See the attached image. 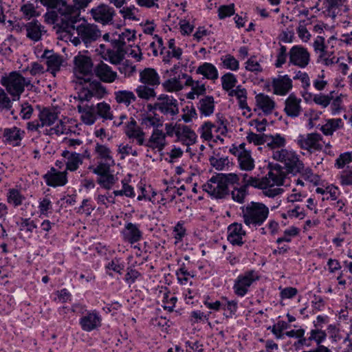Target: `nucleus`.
<instances>
[{
	"label": "nucleus",
	"mask_w": 352,
	"mask_h": 352,
	"mask_svg": "<svg viewBox=\"0 0 352 352\" xmlns=\"http://www.w3.org/2000/svg\"><path fill=\"white\" fill-rule=\"evenodd\" d=\"M74 71L76 76L82 85V89L78 92L80 101H89L93 97L102 98L107 93L106 89L96 80H91L89 75L93 70V63L90 57L78 54L74 59Z\"/></svg>",
	"instance_id": "1"
},
{
	"label": "nucleus",
	"mask_w": 352,
	"mask_h": 352,
	"mask_svg": "<svg viewBox=\"0 0 352 352\" xmlns=\"http://www.w3.org/2000/svg\"><path fill=\"white\" fill-rule=\"evenodd\" d=\"M69 12L76 13L77 17L66 21L69 25V28L67 30H63L59 25H57L55 28L57 33H65L73 36L76 32L78 36H74L72 40V43L75 45H78L82 42L87 47L101 36V32L96 25L89 23L85 20L81 22L80 12L77 9L73 8V11Z\"/></svg>",
	"instance_id": "2"
},
{
	"label": "nucleus",
	"mask_w": 352,
	"mask_h": 352,
	"mask_svg": "<svg viewBox=\"0 0 352 352\" xmlns=\"http://www.w3.org/2000/svg\"><path fill=\"white\" fill-rule=\"evenodd\" d=\"M36 1L47 9H56V10L48 11L44 15L45 21L49 24H54V28L59 25L62 29L67 30L69 28V25L66 21L77 17L76 13L69 12L73 11L74 8L72 5L67 4L65 0H36Z\"/></svg>",
	"instance_id": "3"
},
{
	"label": "nucleus",
	"mask_w": 352,
	"mask_h": 352,
	"mask_svg": "<svg viewBox=\"0 0 352 352\" xmlns=\"http://www.w3.org/2000/svg\"><path fill=\"white\" fill-rule=\"evenodd\" d=\"M244 224L252 231L263 225L269 217V208L262 202L251 201L241 207Z\"/></svg>",
	"instance_id": "4"
},
{
	"label": "nucleus",
	"mask_w": 352,
	"mask_h": 352,
	"mask_svg": "<svg viewBox=\"0 0 352 352\" xmlns=\"http://www.w3.org/2000/svg\"><path fill=\"white\" fill-rule=\"evenodd\" d=\"M0 82L12 96V100H19L25 87H33L31 80L23 77L19 72H12L8 76H3Z\"/></svg>",
	"instance_id": "5"
},
{
	"label": "nucleus",
	"mask_w": 352,
	"mask_h": 352,
	"mask_svg": "<svg viewBox=\"0 0 352 352\" xmlns=\"http://www.w3.org/2000/svg\"><path fill=\"white\" fill-rule=\"evenodd\" d=\"M272 157L274 160L283 163L286 172L289 174L296 175L301 173L304 169L303 162L294 151L285 148L273 151Z\"/></svg>",
	"instance_id": "6"
},
{
	"label": "nucleus",
	"mask_w": 352,
	"mask_h": 352,
	"mask_svg": "<svg viewBox=\"0 0 352 352\" xmlns=\"http://www.w3.org/2000/svg\"><path fill=\"white\" fill-rule=\"evenodd\" d=\"M260 278L259 272L255 270H247L239 274L235 278L232 287L234 294L238 297H244Z\"/></svg>",
	"instance_id": "7"
},
{
	"label": "nucleus",
	"mask_w": 352,
	"mask_h": 352,
	"mask_svg": "<svg viewBox=\"0 0 352 352\" xmlns=\"http://www.w3.org/2000/svg\"><path fill=\"white\" fill-rule=\"evenodd\" d=\"M322 140V135L316 132L306 134L300 133L295 140V142L300 148L306 150L309 153H313L315 151L322 150V145L320 144Z\"/></svg>",
	"instance_id": "8"
},
{
	"label": "nucleus",
	"mask_w": 352,
	"mask_h": 352,
	"mask_svg": "<svg viewBox=\"0 0 352 352\" xmlns=\"http://www.w3.org/2000/svg\"><path fill=\"white\" fill-rule=\"evenodd\" d=\"M289 63L300 68H305L310 61L307 49L300 45H294L289 52Z\"/></svg>",
	"instance_id": "9"
},
{
	"label": "nucleus",
	"mask_w": 352,
	"mask_h": 352,
	"mask_svg": "<svg viewBox=\"0 0 352 352\" xmlns=\"http://www.w3.org/2000/svg\"><path fill=\"white\" fill-rule=\"evenodd\" d=\"M90 14L96 22L102 25L113 23L115 10L107 4H100L90 10Z\"/></svg>",
	"instance_id": "10"
},
{
	"label": "nucleus",
	"mask_w": 352,
	"mask_h": 352,
	"mask_svg": "<svg viewBox=\"0 0 352 352\" xmlns=\"http://www.w3.org/2000/svg\"><path fill=\"white\" fill-rule=\"evenodd\" d=\"M247 232L241 223L233 222L227 228V240L233 246L241 247L244 244L243 237Z\"/></svg>",
	"instance_id": "11"
},
{
	"label": "nucleus",
	"mask_w": 352,
	"mask_h": 352,
	"mask_svg": "<svg viewBox=\"0 0 352 352\" xmlns=\"http://www.w3.org/2000/svg\"><path fill=\"white\" fill-rule=\"evenodd\" d=\"M79 324L83 331L89 332L101 326L102 317L96 310L87 311L80 318Z\"/></svg>",
	"instance_id": "12"
},
{
	"label": "nucleus",
	"mask_w": 352,
	"mask_h": 352,
	"mask_svg": "<svg viewBox=\"0 0 352 352\" xmlns=\"http://www.w3.org/2000/svg\"><path fill=\"white\" fill-rule=\"evenodd\" d=\"M184 86L190 87L197 96H203L206 93L204 84H201L198 80H194L190 76L186 74H177V91L182 90Z\"/></svg>",
	"instance_id": "13"
},
{
	"label": "nucleus",
	"mask_w": 352,
	"mask_h": 352,
	"mask_svg": "<svg viewBox=\"0 0 352 352\" xmlns=\"http://www.w3.org/2000/svg\"><path fill=\"white\" fill-rule=\"evenodd\" d=\"M210 182L206 191L212 199H225L230 195L229 188L220 179L217 178V175L210 178Z\"/></svg>",
	"instance_id": "14"
},
{
	"label": "nucleus",
	"mask_w": 352,
	"mask_h": 352,
	"mask_svg": "<svg viewBox=\"0 0 352 352\" xmlns=\"http://www.w3.org/2000/svg\"><path fill=\"white\" fill-rule=\"evenodd\" d=\"M42 57L46 60L47 71L50 72L54 76L60 70L65 60L62 56L55 53L53 50H45Z\"/></svg>",
	"instance_id": "15"
},
{
	"label": "nucleus",
	"mask_w": 352,
	"mask_h": 352,
	"mask_svg": "<svg viewBox=\"0 0 352 352\" xmlns=\"http://www.w3.org/2000/svg\"><path fill=\"white\" fill-rule=\"evenodd\" d=\"M94 72L96 76L105 83H112L118 78L117 72L102 61L95 66Z\"/></svg>",
	"instance_id": "16"
},
{
	"label": "nucleus",
	"mask_w": 352,
	"mask_h": 352,
	"mask_svg": "<svg viewBox=\"0 0 352 352\" xmlns=\"http://www.w3.org/2000/svg\"><path fill=\"white\" fill-rule=\"evenodd\" d=\"M274 94L277 96H285L292 89V80L287 74L274 78L272 81Z\"/></svg>",
	"instance_id": "17"
},
{
	"label": "nucleus",
	"mask_w": 352,
	"mask_h": 352,
	"mask_svg": "<svg viewBox=\"0 0 352 352\" xmlns=\"http://www.w3.org/2000/svg\"><path fill=\"white\" fill-rule=\"evenodd\" d=\"M125 134L129 139L135 140L138 145H144L145 133L137 124V122L132 118L126 125Z\"/></svg>",
	"instance_id": "18"
},
{
	"label": "nucleus",
	"mask_w": 352,
	"mask_h": 352,
	"mask_svg": "<svg viewBox=\"0 0 352 352\" xmlns=\"http://www.w3.org/2000/svg\"><path fill=\"white\" fill-rule=\"evenodd\" d=\"M197 138V134L188 126H181L180 124H177V142H181L186 146V151L188 150L189 146L196 142Z\"/></svg>",
	"instance_id": "19"
},
{
	"label": "nucleus",
	"mask_w": 352,
	"mask_h": 352,
	"mask_svg": "<svg viewBox=\"0 0 352 352\" xmlns=\"http://www.w3.org/2000/svg\"><path fill=\"white\" fill-rule=\"evenodd\" d=\"M301 99L291 94L285 101L284 111L290 118L298 117L302 111L300 106Z\"/></svg>",
	"instance_id": "20"
},
{
	"label": "nucleus",
	"mask_w": 352,
	"mask_h": 352,
	"mask_svg": "<svg viewBox=\"0 0 352 352\" xmlns=\"http://www.w3.org/2000/svg\"><path fill=\"white\" fill-rule=\"evenodd\" d=\"M26 36L30 40L37 42L40 41L42 36L46 33L45 27L38 21H32L25 25Z\"/></svg>",
	"instance_id": "21"
},
{
	"label": "nucleus",
	"mask_w": 352,
	"mask_h": 352,
	"mask_svg": "<svg viewBox=\"0 0 352 352\" xmlns=\"http://www.w3.org/2000/svg\"><path fill=\"white\" fill-rule=\"evenodd\" d=\"M124 239L133 244L139 241L142 237V233L140 230V226L129 222L125 224L122 230Z\"/></svg>",
	"instance_id": "22"
},
{
	"label": "nucleus",
	"mask_w": 352,
	"mask_h": 352,
	"mask_svg": "<svg viewBox=\"0 0 352 352\" xmlns=\"http://www.w3.org/2000/svg\"><path fill=\"white\" fill-rule=\"evenodd\" d=\"M140 81L142 84L157 87L160 84V78L153 68H145L140 72Z\"/></svg>",
	"instance_id": "23"
},
{
	"label": "nucleus",
	"mask_w": 352,
	"mask_h": 352,
	"mask_svg": "<svg viewBox=\"0 0 352 352\" xmlns=\"http://www.w3.org/2000/svg\"><path fill=\"white\" fill-rule=\"evenodd\" d=\"M52 172H49L44 175V179L47 186L56 187L63 186L67 182L66 172L56 171L54 168H52Z\"/></svg>",
	"instance_id": "24"
},
{
	"label": "nucleus",
	"mask_w": 352,
	"mask_h": 352,
	"mask_svg": "<svg viewBox=\"0 0 352 352\" xmlns=\"http://www.w3.org/2000/svg\"><path fill=\"white\" fill-rule=\"evenodd\" d=\"M160 102L155 104L162 113L166 115L174 116L176 107L175 100L173 96L162 94L158 98Z\"/></svg>",
	"instance_id": "25"
},
{
	"label": "nucleus",
	"mask_w": 352,
	"mask_h": 352,
	"mask_svg": "<svg viewBox=\"0 0 352 352\" xmlns=\"http://www.w3.org/2000/svg\"><path fill=\"white\" fill-rule=\"evenodd\" d=\"M144 145L152 150L162 151L165 145L164 133L161 130L155 129L149 140L145 141Z\"/></svg>",
	"instance_id": "26"
},
{
	"label": "nucleus",
	"mask_w": 352,
	"mask_h": 352,
	"mask_svg": "<svg viewBox=\"0 0 352 352\" xmlns=\"http://www.w3.org/2000/svg\"><path fill=\"white\" fill-rule=\"evenodd\" d=\"M196 73L202 75L208 80H214L219 77V72L217 67L212 63L204 62L197 68Z\"/></svg>",
	"instance_id": "27"
},
{
	"label": "nucleus",
	"mask_w": 352,
	"mask_h": 352,
	"mask_svg": "<svg viewBox=\"0 0 352 352\" xmlns=\"http://www.w3.org/2000/svg\"><path fill=\"white\" fill-rule=\"evenodd\" d=\"M256 105L265 115L270 114L275 107V102L267 95L257 94L255 97Z\"/></svg>",
	"instance_id": "28"
},
{
	"label": "nucleus",
	"mask_w": 352,
	"mask_h": 352,
	"mask_svg": "<svg viewBox=\"0 0 352 352\" xmlns=\"http://www.w3.org/2000/svg\"><path fill=\"white\" fill-rule=\"evenodd\" d=\"M23 133V132L16 126L6 128L3 131V138L6 143L16 146L20 145Z\"/></svg>",
	"instance_id": "29"
},
{
	"label": "nucleus",
	"mask_w": 352,
	"mask_h": 352,
	"mask_svg": "<svg viewBox=\"0 0 352 352\" xmlns=\"http://www.w3.org/2000/svg\"><path fill=\"white\" fill-rule=\"evenodd\" d=\"M258 188L261 189L263 190V194L265 197H268L270 198H274L276 195L281 193L282 190L278 188H274L270 180L268 179L267 175L263 177L262 178H259Z\"/></svg>",
	"instance_id": "30"
},
{
	"label": "nucleus",
	"mask_w": 352,
	"mask_h": 352,
	"mask_svg": "<svg viewBox=\"0 0 352 352\" xmlns=\"http://www.w3.org/2000/svg\"><path fill=\"white\" fill-rule=\"evenodd\" d=\"M63 156L67 160V170L70 171L76 170L82 163L83 156L81 154L65 151L63 153Z\"/></svg>",
	"instance_id": "31"
},
{
	"label": "nucleus",
	"mask_w": 352,
	"mask_h": 352,
	"mask_svg": "<svg viewBox=\"0 0 352 352\" xmlns=\"http://www.w3.org/2000/svg\"><path fill=\"white\" fill-rule=\"evenodd\" d=\"M78 112L81 113V119L82 122L88 125L93 124L96 120V108L94 106H77Z\"/></svg>",
	"instance_id": "32"
},
{
	"label": "nucleus",
	"mask_w": 352,
	"mask_h": 352,
	"mask_svg": "<svg viewBox=\"0 0 352 352\" xmlns=\"http://www.w3.org/2000/svg\"><path fill=\"white\" fill-rule=\"evenodd\" d=\"M175 69L176 65H174L170 69H166L163 75L164 81L162 82V87L166 91L173 92L176 91Z\"/></svg>",
	"instance_id": "33"
},
{
	"label": "nucleus",
	"mask_w": 352,
	"mask_h": 352,
	"mask_svg": "<svg viewBox=\"0 0 352 352\" xmlns=\"http://www.w3.org/2000/svg\"><path fill=\"white\" fill-rule=\"evenodd\" d=\"M200 113L205 116L208 117L211 116L214 111V99L212 96H206L204 98L199 100V105L198 107Z\"/></svg>",
	"instance_id": "34"
},
{
	"label": "nucleus",
	"mask_w": 352,
	"mask_h": 352,
	"mask_svg": "<svg viewBox=\"0 0 352 352\" xmlns=\"http://www.w3.org/2000/svg\"><path fill=\"white\" fill-rule=\"evenodd\" d=\"M38 118L41 125L43 127L44 126L52 125L58 120V116L55 110L45 108L40 111Z\"/></svg>",
	"instance_id": "35"
},
{
	"label": "nucleus",
	"mask_w": 352,
	"mask_h": 352,
	"mask_svg": "<svg viewBox=\"0 0 352 352\" xmlns=\"http://www.w3.org/2000/svg\"><path fill=\"white\" fill-rule=\"evenodd\" d=\"M237 160L241 170L250 171L254 168V160L249 151H242V155H239Z\"/></svg>",
	"instance_id": "36"
},
{
	"label": "nucleus",
	"mask_w": 352,
	"mask_h": 352,
	"mask_svg": "<svg viewBox=\"0 0 352 352\" xmlns=\"http://www.w3.org/2000/svg\"><path fill=\"white\" fill-rule=\"evenodd\" d=\"M220 153L217 154V157L211 156L209 157L210 164L217 170H228L230 166V160L228 157H219Z\"/></svg>",
	"instance_id": "37"
},
{
	"label": "nucleus",
	"mask_w": 352,
	"mask_h": 352,
	"mask_svg": "<svg viewBox=\"0 0 352 352\" xmlns=\"http://www.w3.org/2000/svg\"><path fill=\"white\" fill-rule=\"evenodd\" d=\"M155 87L142 84L137 87L135 91L139 98L148 100L155 97Z\"/></svg>",
	"instance_id": "38"
},
{
	"label": "nucleus",
	"mask_w": 352,
	"mask_h": 352,
	"mask_svg": "<svg viewBox=\"0 0 352 352\" xmlns=\"http://www.w3.org/2000/svg\"><path fill=\"white\" fill-rule=\"evenodd\" d=\"M223 299L226 301L225 304L223 303V316L226 318H232L237 311L238 301L236 300H228L226 297L223 298Z\"/></svg>",
	"instance_id": "39"
},
{
	"label": "nucleus",
	"mask_w": 352,
	"mask_h": 352,
	"mask_svg": "<svg viewBox=\"0 0 352 352\" xmlns=\"http://www.w3.org/2000/svg\"><path fill=\"white\" fill-rule=\"evenodd\" d=\"M115 98L117 102L123 103L129 106L136 99L135 96L130 91H118L115 92Z\"/></svg>",
	"instance_id": "40"
},
{
	"label": "nucleus",
	"mask_w": 352,
	"mask_h": 352,
	"mask_svg": "<svg viewBox=\"0 0 352 352\" xmlns=\"http://www.w3.org/2000/svg\"><path fill=\"white\" fill-rule=\"evenodd\" d=\"M113 164L114 162H110V161L101 160L98 162L96 167L94 168L92 166H90L89 169H91L94 174L99 176H102L111 173V166Z\"/></svg>",
	"instance_id": "41"
},
{
	"label": "nucleus",
	"mask_w": 352,
	"mask_h": 352,
	"mask_svg": "<svg viewBox=\"0 0 352 352\" xmlns=\"http://www.w3.org/2000/svg\"><path fill=\"white\" fill-rule=\"evenodd\" d=\"M289 327L290 324L288 322L284 320H278L272 327H270L268 329H271L272 333L277 339H283L285 334L283 331Z\"/></svg>",
	"instance_id": "42"
},
{
	"label": "nucleus",
	"mask_w": 352,
	"mask_h": 352,
	"mask_svg": "<svg viewBox=\"0 0 352 352\" xmlns=\"http://www.w3.org/2000/svg\"><path fill=\"white\" fill-rule=\"evenodd\" d=\"M222 89L228 91L236 87L238 82L236 76L230 72L226 73L221 78Z\"/></svg>",
	"instance_id": "43"
},
{
	"label": "nucleus",
	"mask_w": 352,
	"mask_h": 352,
	"mask_svg": "<svg viewBox=\"0 0 352 352\" xmlns=\"http://www.w3.org/2000/svg\"><path fill=\"white\" fill-rule=\"evenodd\" d=\"M96 113L104 120H112L113 118L111 111V107L109 104L102 102L97 104Z\"/></svg>",
	"instance_id": "44"
},
{
	"label": "nucleus",
	"mask_w": 352,
	"mask_h": 352,
	"mask_svg": "<svg viewBox=\"0 0 352 352\" xmlns=\"http://www.w3.org/2000/svg\"><path fill=\"white\" fill-rule=\"evenodd\" d=\"M95 151L102 161H110V162H113L114 160L110 155L111 151L107 146L96 143Z\"/></svg>",
	"instance_id": "45"
},
{
	"label": "nucleus",
	"mask_w": 352,
	"mask_h": 352,
	"mask_svg": "<svg viewBox=\"0 0 352 352\" xmlns=\"http://www.w3.org/2000/svg\"><path fill=\"white\" fill-rule=\"evenodd\" d=\"M299 229L295 226H292L284 231V234L281 237H278L276 243L278 245L283 242L290 243L292 241V237L296 236L299 234Z\"/></svg>",
	"instance_id": "46"
},
{
	"label": "nucleus",
	"mask_w": 352,
	"mask_h": 352,
	"mask_svg": "<svg viewBox=\"0 0 352 352\" xmlns=\"http://www.w3.org/2000/svg\"><path fill=\"white\" fill-rule=\"evenodd\" d=\"M214 124L210 121L205 122L199 128L201 138L206 141H210L212 138V129Z\"/></svg>",
	"instance_id": "47"
},
{
	"label": "nucleus",
	"mask_w": 352,
	"mask_h": 352,
	"mask_svg": "<svg viewBox=\"0 0 352 352\" xmlns=\"http://www.w3.org/2000/svg\"><path fill=\"white\" fill-rule=\"evenodd\" d=\"M267 136L263 134H257L250 131L248 133L246 139L249 143H254L255 146H261L267 142Z\"/></svg>",
	"instance_id": "48"
},
{
	"label": "nucleus",
	"mask_w": 352,
	"mask_h": 352,
	"mask_svg": "<svg viewBox=\"0 0 352 352\" xmlns=\"http://www.w3.org/2000/svg\"><path fill=\"white\" fill-rule=\"evenodd\" d=\"M217 178L220 179L228 187L230 184H239V177L235 173H217Z\"/></svg>",
	"instance_id": "49"
},
{
	"label": "nucleus",
	"mask_w": 352,
	"mask_h": 352,
	"mask_svg": "<svg viewBox=\"0 0 352 352\" xmlns=\"http://www.w3.org/2000/svg\"><path fill=\"white\" fill-rule=\"evenodd\" d=\"M12 101V99L11 100L6 91L0 87V111H11Z\"/></svg>",
	"instance_id": "50"
},
{
	"label": "nucleus",
	"mask_w": 352,
	"mask_h": 352,
	"mask_svg": "<svg viewBox=\"0 0 352 352\" xmlns=\"http://www.w3.org/2000/svg\"><path fill=\"white\" fill-rule=\"evenodd\" d=\"M223 67L232 71H237L239 69V62L234 56L231 54L226 55L225 58L222 59Z\"/></svg>",
	"instance_id": "51"
},
{
	"label": "nucleus",
	"mask_w": 352,
	"mask_h": 352,
	"mask_svg": "<svg viewBox=\"0 0 352 352\" xmlns=\"http://www.w3.org/2000/svg\"><path fill=\"white\" fill-rule=\"evenodd\" d=\"M352 162V151L344 152L341 153L336 159L335 166L338 169L343 168L346 164Z\"/></svg>",
	"instance_id": "52"
},
{
	"label": "nucleus",
	"mask_w": 352,
	"mask_h": 352,
	"mask_svg": "<svg viewBox=\"0 0 352 352\" xmlns=\"http://www.w3.org/2000/svg\"><path fill=\"white\" fill-rule=\"evenodd\" d=\"M247 195L246 186H241L240 188H234L231 192L232 199L239 204L244 201L245 197Z\"/></svg>",
	"instance_id": "53"
},
{
	"label": "nucleus",
	"mask_w": 352,
	"mask_h": 352,
	"mask_svg": "<svg viewBox=\"0 0 352 352\" xmlns=\"http://www.w3.org/2000/svg\"><path fill=\"white\" fill-rule=\"evenodd\" d=\"M23 197L16 189L12 188L8 193V201L14 206H18L22 204Z\"/></svg>",
	"instance_id": "54"
},
{
	"label": "nucleus",
	"mask_w": 352,
	"mask_h": 352,
	"mask_svg": "<svg viewBox=\"0 0 352 352\" xmlns=\"http://www.w3.org/2000/svg\"><path fill=\"white\" fill-rule=\"evenodd\" d=\"M326 338L325 331L321 329H314L309 332V340L315 341L318 346L322 345L321 344L326 340Z\"/></svg>",
	"instance_id": "55"
},
{
	"label": "nucleus",
	"mask_w": 352,
	"mask_h": 352,
	"mask_svg": "<svg viewBox=\"0 0 352 352\" xmlns=\"http://www.w3.org/2000/svg\"><path fill=\"white\" fill-rule=\"evenodd\" d=\"M333 99V96L331 94L329 95H325V94H314L313 101L318 105H320L322 108L327 107L330 103L331 101Z\"/></svg>",
	"instance_id": "56"
},
{
	"label": "nucleus",
	"mask_w": 352,
	"mask_h": 352,
	"mask_svg": "<svg viewBox=\"0 0 352 352\" xmlns=\"http://www.w3.org/2000/svg\"><path fill=\"white\" fill-rule=\"evenodd\" d=\"M116 179L114 175L111 173H107V175L100 176V177L97 179V182L100 186L108 190L112 187V186L116 183Z\"/></svg>",
	"instance_id": "57"
},
{
	"label": "nucleus",
	"mask_w": 352,
	"mask_h": 352,
	"mask_svg": "<svg viewBox=\"0 0 352 352\" xmlns=\"http://www.w3.org/2000/svg\"><path fill=\"white\" fill-rule=\"evenodd\" d=\"M271 141L267 143V146L271 149L279 148L284 147L286 144L285 139L280 134L276 135H270Z\"/></svg>",
	"instance_id": "58"
},
{
	"label": "nucleus",
	"mask_w": 352,
	"mask_h": 352,
	"mask_svg": "<svg viewBox=\"0 0 352 352\" xmlns=\"http://www.w3.org/2000/svg\"><path fill=\"white\" fill-rule=\"evenodd\" d=\"M176 190L175 186H174V180L171 179L166 189L162 194V201H172L175 197Z\"/></svg>",
	"instance_id": "59"
},
{
	"label": "nucleus",
	"mask_w": 352,
	"mask_h": 352,
	"mask_svg": "<svg viewBox=\"0 0 352 352\" xmlns=\"http://www.w3.org/2000/svg\"><path fill=\"white\" fill-rule=\"evenodd\" d=\"M270 183L273 186H281L283 184L284 176L283 173L274 172L273 170H270L266 175Z\"/></svg>",
	"instance_id": "60"
},
{
	"label": "nucleus",
	"mask_w": 352,
	"mask_h": 352,
	"mask_svg": "<svg viewBox=\"0 0 352 352\" xmlns=\"http://www.w3.org/2000/svg\"><path fill=\"white\" fill-rule=\"evenodd\" d=\"M21 12L23 13V16L28 19L35 17L38 14L35 6L31 3L23 5L21 7Z\"/></svg>",
	"instance_id": "61"
},
{
	"label": "nucleus",
	"mask_w": 352,
	"mask_h": 352,
	"mask_svg": "<svg viewBox=\"0 0 352 352\" xmlns=\"http://www.w3.org/2000/svg\"><path fill=\"white\" fill-rule=\"evenodd\" d=\"M289 54L287 53V47L285 45H280L279 51L276 56V60L275 63V67L276 68H280L286 63L287 57Z\"/></svg>",
	"instance_id": "62"
},
{
	"label": "nucleus",
	"mask_w": 352,
	"mask_h": 352,
	"mask_svg": "<svg viewBox=\"0 0 352 352\" xmlns=\"http://www.w3.org/2000/svg\"><path fill=\"white\" fill-rule=\"evenodd\" d=\"M234 14L233 4L221 6L218 10V16L220 19L230 17Z\"/></svg>",
	"instance_id": "63"
},
{
	"label": "nucleus",
	"mask_w": 352,
	"mask_h": 352,
	"mask_svg": "<svg viewBox=\"0 0 352 352\" xmlns=\"http://www.w3.org/2000/svg\"><path fill=\"white\" fill-rule=\"evenodd\" d=\"M245 69L256 74L261 72L263 68L260 63L254 60V56H251L245 63Z\"/></svg>",
	"instance_id": "64"
}]
</instances>
